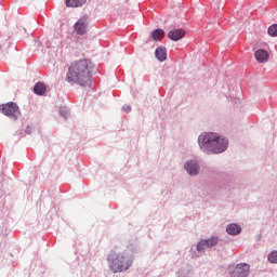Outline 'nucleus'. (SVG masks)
<instances>
[{
  "label": "nucleus",
  "mask_w": 277,
  "mask_h": 277,
  "mask_svg": "<svg viewBox=\"0 0 277 277\" xmlns=\"http://www.w3.org/2000/svg\"><path fill=\"white\" fill-rule=\"evenodd\" d=\"M91 66L90 61L83 58L74 61L66 74L68 83H78L79 85H88L90 83Z\"/></svg>",
  "instance_id": "1"
},
{
  "label": "nucleus",
  "mask_w": 277,
  "mask_h": 277,
  "mask_svg": "<svg viewBox=\"0 0 277 277\" xmlns=\"http://www.w3.org/2000/svg\"><path fill=\"white\" fill-rule=\"evenodd\" d=\"M198 144L205 153L220 154L228 148V141L213 132H205L199 135Z\"/></svg>",
  "instance_id": "2"
},
{
  "label": "nucleus",
  "mask_w": 277,
  "mask_h": 277,
  "mask_svg": "<svg viewBox=\"0 0 277 277\" xmlns=\"http://www.w3.org/2000/svg\"><path fill=\"white\" fill-rule=\"evenodd\" d=\"M108 263L111 272L118 274L119 272H127L133 262L124 253H110L108 255Z\"/></svg>",
  "instance_id": "3"
},
{
  "label": "nucleus",
  "mask_w": 277,
  "mask_h": 277,
  "mask_svg": "<svg viewBox=\"0 0 277 277\" xmlns=\"http://www.w3.org/2000/svg\"><path fill=\"white\" fill-rule=\"evenodd\" d=\"M0 111L8 116V118H12L13 120H17L18 116H21V109L18 108V105L14 102H9L6 104L0 105Z\"/></svg>",
  "instance_id": "4"
},
{
  "label": "nucleus",
  "mask_w": 277,
  "mask_h": 277,
  "mask_svg": "<svg viewBox=\"0 0 277 277\" xmlns=\"http://www.w3.org/2000/svg\"><path fill=\"white\" fill-rule=\"evenodd\" d=\"M250 275V264L240 263L230 273L232 277H248Z\"/></svg>",
  "instance_id": "5"
},
{
  "label": "nucleus",
  "mask_w": 277,
  "mask_h": 277,
  "mask_svg": "<svg viewBox=\"0 0 277 277\" xmlns=\"http://www.w3.org/2000/svg\"><path fill=\"white\" fill-rule=\"evenodd\" d=\"M88 25H90V23L88 22V17L84 16L78 19L74 29L78 36H85V34H88Z\"/></svg>",
  "instance_id": "6"
},
{
  "label": "nucleus",
  "mask_w": 277,
  "mask_h": 277,
  "mask_svg": "<svg viewBox=\"0 0 277 277\" xmlns=\"http://www.w3.org/2000/svg\"><path fill=\"white\" fill-rule=\"evenodd\" d=\"M168 38L173 40V42H179V40H183L185 38V30L183 29H174L169 31Z\"/></svg>",
  "instance_id": "7"
},
{
  "label": "nucleus",
  "mask_w": 277,
  "mask_h": 277,
  "mask_svg": "<svg viewBox=\"0 0 277 277\" xmlns=\"http://www.w3.org/2000/svg\"><path fill=\"white\" fill-rule=\"evenodd\" d=\"M256 62L260 64H265L269 60V52L267 50L260 49L254 53Z\"/></svg>",
  "instance_id": "8"
},
{
  "label": "nucleus",
  "mask_w": 277,
  "mask_h": 277,
  "mask_svg": "<svg viewBox=\"0 0 277 277\" xmlns=\"http://www.w3.org/2000/svg\"><path fill=\"white\" fill-rule=\"evenodd\" d=\"M185 170L190 174V176H196L198 174L200 167L196 161H189L184 166Z\"/></svg>",
  "instance_id": "9"
},
{
  "label": "nucleus",
  "mask_w": 277,
  "mask_h": 277,
  "mask_svg": "<svg viewBox=\"0 0 277 277\" xmlns=\"http://www.w3.org/2000/svg\"><path fill=\"white\" fill-rule=\"evenodd\" d=\"M66 8H83L88 0H64Z\"/></svg>",
  "instance_id": "10"
},
{
  "label": "nucleus",
  "mask_w": 277,
  "mask_h": 277,
  "mask_svg": "<svg viewBox=\"0 0 277 277\" xmlns=\"http://www.w3.org/2000/svg\"><path fill=\"white\" fill-rule=\"evenodd\" d=\"M151 37L155 42H161L163 38H166V31H163L161 28H158L151 32Z\"/></svg>",
  "instance_id": "11"
},
{
  "label": "nucleus",
  "mask_w": 277,
  "mask_h": 277,
  "mask_svg": "<svg viewBox=\"0 0 277 277\" xmlns=\"http://www.w3.org/2000/svg\"><path fill=\"white\" fill-rule=\"evenodd\" d=\"M155 55L157 60H159V62H166V60H168V51L166 50V48L156 49Z\"/></svg>",
  "instance_id": "12"
},
{
  "label": "nucleus",
  "mask_w": 277,
  "mask_h": 277,
  "mask_svg": "<svg viewBox=\"0 0 277 277\" xmlns=\"http://www.w3.org/2000/svg\"><path fill=\"white\" fill-rule=\"evenodd\" d=\"M226 230L228 235H239V233H241V226L232 223L227 226Z\"/></svg>",
  "instance_id": "13"
},
{
  "label": "nucleus",
  "mask_w": 277,
  "mask_h": 277,
  "mask_svg": "<svg viewBox=\"0 0 277 277\" xmlns=\"http://www.w3.org/2000/svg\"><path fill=\"white\" fill-rule=\"evenodd\" d=\"M34 92L35 94L42 96V94L47 92V85H44L42 82H38L35 84Z\"/></svg>",
  "instance_id": "14"
},
{
  "label": "nucleus",
  "mask_w": 277,
  "mask_h": 277,
  "mask_svg": "<svg viewBox=\"0 0 277 277\" xmlns=\"http://www.w3.org/2000/svg\"><path fill=\"white\" fill-rule=\"evenodd\" d=\"M206 245L208 246V248H213V246H217V237H212L209 239H206Z\"/></svg>",
  "instance_id": "15"
},
{
  "label": "nucleus",
  "mask_w": 277,
  "mask_h": 277,
  "mask_svg": "<svg viewBox=\"0 0 277 277\" xmlns=\"http://www.w3.org/2000/svg\"><path fill=\"white\" fill-rule=\"evenodd\" d=\"M268 36H272L273 38L277 37V24H273L268 27Z\"/></svg>",
  "instance_id": "16"
},
{
  "label": "nucleus",
  "mask_w": 277,
  "mask_h": 277,
  "mask_svg": "<svg viewBox=\"0 0 277 277\" xmlns=\"http://www.w3.org/2000/svg\"><path fill=\"white\" fill-rule=\"evenodd\" d=\"M207 248H209V247L207 246L206 240H201L197 245L198 252H202V250H207Z\"/></svg>",
  "instance_id": "17"
},
{
  "label": "nucleus",
  "mask_w": 277,
  "mask_h": 277,
  "mask_svg": "<svg viewBox=\"0 0 277 277\" xmlns=\"http://www.w3.org/2000/svg\"><path fill=\"white\" fill-rule=\"evenodd\" d=\"M269 263H277V251H273L268 254Z\"/></svg>",
  "instance_id": "18"
},
{
  "label": "nucleus",
  "mask_w": 277,
  "mask_h": 277,
  "mask_svg": "<svg viewBox=\"0 0 277 277\" xmlns=\"http://www.w3.org/2000/svg\"><path fill=\"white\" fill-rule=\"evenodd\" d=\"M122 111H126V114H129L131 111V106L128 104L123 105Z\"/></svg>",
  "instance_id": "19"
},
{
  "label": "nucleus",
  "mask_w": 277,
  "mask_h": 277,
  "mask_svg": "<svg viewBox=\"0 0 277 277\" xmlns=\"http://www.w3.org/2000/svg\"><path fill=\"white\" fill-rule=\"evenodd\" d=\"M29 131H31V128L26 129V133H29Z\"/></svg>",
  "instance_id": "20"
}]
</instances>
